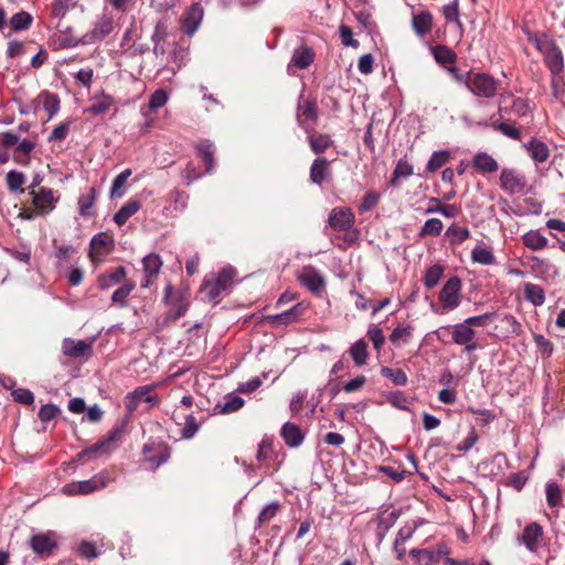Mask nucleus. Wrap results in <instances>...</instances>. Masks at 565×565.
<instances>
[{
    "label": "nucleus",
    "instance_id": "49",
    "mask_svg": "<svg viewBox=\"0 0 565 565\" xmlns=\"http://www.w3.org/2000/svg\"><path fill=\"white\" fill-rule=\"evenodd\" d=\"M382 395L393 407L401 411L412 412V409L407 406L408 397L403 391L395 390L383 392Z\"/></svg>",
    "mask_w": 565,
    "mask_h": 565
},
{
    "label": "nucleus",
    "instance_id": "42",
    "mask_svg": "<svg viewBox=\"0 0 565 565\" xmlns=\"http://www.w3.org/2000/svg\"><path fill=\"white\" fill-rule=\"evenodd\" d=\"M135 288V281L125 280L124 284L113 292L110 298L111 302L119 308H126L128 306V297Z\"/></svg>",
    "mask_w": 565,
    "mask_h": 565
},
{
    "label": "nucleus",
    "instance_id": "54",
    "mask_svg": "<svg viewBox=\"0 0 565 565\" xmlns=\"http://www.w3.org/2000/svg\"><path fill=\"white\" fill-rule=\"evenodd\" d=\"M142 266H143L145 275H149L150 277H153L159 274V271L162 267L161 257L156 253H150L143 257Z\"/></svg>",
    "mask_w": 565,
    "mask_h": 565
},
{
    "label": "nucleus",
    "instance_id": "29",
    "mask_svg": "<svg viewBox=\"0 0 565 565\" xmlns=\"http://www.w3.org/2000/svg\"><path fill=\"white\" fill-rule=\"evenodd\" d=\"M36 142L31 139H20L13 153V160L20 166H29L31 163L30 153L34 150Z\"/></svg>",
    "mask_w": 565,
    "mask_h": 565
},
{
    "label": "nucleus",
    "instance_id": "59",
    "mask_svg": "<svg viewBox=\"0 0 565 565\" xmlns=\"http://www.w3.org/2000/svg\"><path fill=\"white\" fill-rule=\"evenodd\" d=\"M413 327L411 324L399 323L390 334V341L398 344L401 341L407 343L412 337Z\"/></svg>",
    "mask_w": 565,
    "mask_h": 565
},
{
    "label": "nucleus",
    "instance_id": "19",
    "mask_svg": "<svg viewBox=\"0 0 565 565\" xmlns=\"http://www.w3.org/2000/svg\"><path fill=\"white\" fill-rule=\"evenodd\" d=\"M62 352L64 355L74 359L89 356L92 353V344L85 340L65 338L62 342Z\"/></svg>",
    "mask_w": 565,
    "mask_h": 565
},
{
    "label": "nucleus",
    "instance_id": "9",
    "mask_svg": "<svg viewBox=\"0 0 565 565\" xmlns=\"http://www.w3.org/2000/svg\"><path fill=\"white\" fill-rule=\"evenodd\" d=\"M31 550L41 558H49L58 548V542L54 532L39 533L29 541Z\"/></svg>",
    "mask_w": 565,
    "mask_h": 565
},
{
    "label": "nucleus",
    "instance_id": "62",
    "mask_svg": "<svg viewBox=\"0 0 565 565\" xmlns=\"http://www.w3.org/2000/svg\"><path fill=\"white\" fill-rule=\"evenodd\" d=\"M131 169L127 168L125 170H122L118 175L115 177V179L113 180V183H111V188H110V196L111 198H115V196H122L124 195V192L120 191L126 182H127V179L131 175Z\"/></svg>",
    "mask_w": 565,
    "mask_h": 565
},
{
    "label": "nucleus",
    "instance_id": "23",
    "mask_svg": "<svg viewBox=\"0 0 565 565\" xmlns=\"http://www.w3.org/2000/svg\"><path fill=\"white\" fill-rule=\"evenodd\" d=\"M531 269L536 274L537 277L543 279L555 278L558 276L557 267L548 259L541 258L537 256H531L529 258Z\"/></svg>",
    "mask_w": 565,
    "mask_h": 565
},
{
    "label": "nucleus",
    "instance_id": "36",
    "mask_svg": "<svg viewBox=\"0 0 565 565\" xmlns=\"http://www.w3.org/2000/svg\"><path fill=\"white\" fill-rule=\"evenodd\" d=\"M307 140L311 151L319 157L333 145V139L328 134H310L308 135Z\"/></svg>",
    "mask_w": 565,
    "mask_h": 565
},
{
    "label": "nucleus",
    "instance_id": "64",
    "mask_svg": "<svg viewBox=\"0 0 565 565\" xmlns=\"http://www.w3.org/2000/svg\"><path fill=\"white\" fill-rule=\"evenodd\" d=\"M115 239L107 232L96 233L89 242L90 249H97L98 247L114 248Z\"/></svg>",
    "mask_w": 565,
    "mask_h": 565
},
{
    "label": "nucleus",
    "instance_id": "5",
    "mask_svg": "<svg viewBox=\"0 0 565 565\" xmlns=\"http://www.w3.org/2000/svg\"><path fill=\"white\" fill-rule=\"evenodd\" d=\"M466 88L475 96L492 98L497 95L498 81L488 73H472Z\"/></svg>",
    "mask_w": 565,
    "mask_h": 565
},
{
    "label": "nucleus",
    "instance_id": "15",
    "mask_svg": "<svg viewBox=\"0 0 565 565\" xmlns=\"http://www.w3.org/2000/svg\"><path fill=\"white\" fill-rule=\"evenodd\" d=\"M329 225L337 231H348L355 223V216L349 207H335L328 217Z\"/></svg>",
    "mask_w": 565,
    "mask_h": 565
},
{
    "label": "nucleus",
    "instance_id": "41",
    "mask_svg": "<svg viewBox=\"0 0 565 565\" xmlns=\"http://www.w3.org/2000/svg\"><path fill=\"white\" fill-rule=\"evenodd\" d=\"M524 298L535 307H541L545 302V291L536 284L525 282L523 287Z\"/></svg>",
    "mask_w": 565,
    "mask_h": 565
},
{
    "label": "nucleus",
    "instance_id": "22",
    "mask_svg": "<svg viewBox=\"0 0 565 565\" xmlns=\"http://www.w3.org/2000/svg\"><path fill=\"white\" fill-rule=\"evenodd\" d=\"M31 195L33 205L42 213L47 214L55 209L57 200L54 199L52 189L41 188L38 192L32 191Z\"/></svg>",
    "mask_w": 565,
    "mask_h": 565
},
{
    "label": "nucleus",
    "instance_id": "51",
    "mask_svg": "<svg viewBox=\"0 0 565 565\" xmlns=\"http://www.w3.org/2000/svg\"><path fill=\"white\" fill-rule=\"evenodd\" d=\"M382 376L392 381L396 386H405L408 382V376L402 369H393L390 366H383L380 370Z\"/></svg>",
    "mask_w": 565,
    "mask_h": 565
},
{
    "label": "nucleus",
    "instance_id": "6",
    "mask_svg": "<svg viewBox=\"0 0 565 565\" xmlns=\"http://www.w3.org/2000/svg\"><path fill=\"white\" fill-rule=\"evenodd\" d=\"M319 118V108L316 98L308 97L303 99V93L299 95L297 104V124L305 131H310L312 127L306 125V121L316 124Z\"/></svg>",
    "mask_w": 565,
    "mask_h": 565
},
{
    "label": "nucleus",
    "instance_id": "24",
    "mask_svg": "<svg viewBox=\"0 0 565 565\" xmlns=\"http://www.w3.org/2000/svg\"><path fill=\"white\" fill-rule=\"evenodd\" d=\"M299 282L312 294L319 295L326 287L323 276L317 270H310L298 277Z\"/></svg>",
    "mask_w": 565,
    "mask_h": 565
},
{
    "label": "nucleus",
    "instance_id": "27",
    "mask_svg": "<svg viewBox=\"0 0 565 565\" xmlns=\"http://www.w3.org/2000/svg\"><path fill=\"white\" fill-rule=\"evenodd\" d=\"M472 167L480 173H493L499 169L497 160L486 151H479L473 156Z\"/></svg>",
    "mask_w": 565,
    "mask_h": 565
},
{
    "label": "nucleus",
    "instance_id": "50",
    "mask_svg": "<svg viewBox=\"0 0 565 565\" xmlns=\"http://www.w3.org/2000/svg\"><path fill=\"white\" fill-rule=\"evenodd\" d=\"M451 158L449 150H438L434 151L431 156L428 159V162L426 164V171L428 172H436L439 170L444 164H446Z\"/></svg>",
    "mask_w": 565,
    "mask_h": 565
},
{
    "label": "nucleus",
    "instance_id": "34",
    "mask_svg": "<svg viewBox=\"0 0 565 565\" xmlns=\"http://www.w3.org/2000/svg\"><path fill=\"white\" fill-rule=\"evenodd\" d=\"M430 53L435 61L443 66L452 65L457 61L456 52L445 44L430 46Z\"/></svg>",
    "mask_w": 565,
    "mask_h": 565
},
{
    "label": "nucleus",
    "instance_id": "46",
    "mask_svg": "<svg viewBox=\"0 0 565 565\" xmlns=\"http://www.w3.org/2000/svg\"><path fill=\"white\" fill-rule=\"evenodd\" d=\"M33 22V17L28 11H19L10 19L12 32H21L28 30Z\"/></svg>",
    "mask_w": 565,
    "mask_h": 565
},
{
    "label": "nucleus",
    "instance_id": "45",
    "mask_svg": "<svg viewBox=\"0 0 565 565\" xmlns=\"http://www.w3.org/2000/svg\"><path fill=\"white\" fill-rule=\"evenodd\" d=\"M445 235L449 238L450 245H460L470 237V230L452 223L447 230Z\"/></svg>",
    "mask_w": 565,
    "mask_h": 565
},
{
    "label": "nucleus",
    "instance_id": "33",
    "mask_svg": "<svg viewBox=\"0 0 565 565\" xmlns=\"http://www.w3.org/2000/svg\"><path fill=\"white\" fill-rule=\"evenodd\" d=\"M523 245L531 250H542L548 246V239L537 230H530L521 236Z\"/></svg>",
    "mask_w": 565,
    "mask_h": 565
},
{
    "label": "nucleus",
    "instance_id": "8",
    "mask_svg": "<svg viewBox=\"0 0 565 565\" xmlns=\"http://www.w3.org/2000/svg\"><path fill=\"white\" fill-rule=\"evenodd\" d=\"M461 279L458 276L450 277L439 292V301L444 310H454L460 306Z\"/></svg>",
    "mask_w": 565,
    "mask_h": 565
},
{
    "label": "nucleus",
    "instance_id": "4",
    "mask_svg": "<svg viewBox=\"0 0 565 565\" xmlns=\"http://www.w3.org/2000/svg\"><path fill=\"white\" fill-rule=\"evenodd\" d=\"M109 482L108 472L102 471L99 473L94 475L92 478L87 480L74 481L71 483H66L62 488V492L66 495H87L95 491L102 490L107 487Z\"/></svg>",
    "mask_w": 565,
    "mask_h": 565
},
{
    "label": "nucleus",
    "instance_id": "63",
    "mask_svg": "<svg viewBox=\"0 0 565 565\" xmlns=\"http://www.w3.org/2000/svg\"><path fill=\"white\" fill-rule=\"evenodd\" d=\"M534 343L543 359H548L554 352L553 343L546 339L543 334L535 333L533 335Z\"/></svg>",
    "mask_w": 565,
    "mask_h": 565
},
{
    "label": "nucleus",
    "instance_id": "32",
    "mask_svg": "<svg viewBox=\"0 0 565 565\" xmlns=\"http://www.w3.org/2000/svg\"><path fill=\"white\" fill-rule=\"evenodd\" d=\"M198 156L204 161L205 170L207 173L212 172L214 168V153L215 147L213 142L209 139H201L196 147Z\"/></svg>",
    "mask_w": 565,
    "mask_h": 565
},
{
    "label": "nucleus",
    "instance_id": "55",
    "mask_svg": "<svg viewBox=\"0 0 565 565\" xmlns=\"http://www.w3.org/2000/svg\"><path fill=\"white\" fill-rule=\"evenodd\" d=\"M444 275V267L440 264L429 266L424 275V285L427 289H431L439 282Z\"/></svg>",
    "mask_w": 565,
    "mask_h": 565
},
{
    "label": "nucleus",
    "instance_id": "40",
    "mask_svg": "<svg viewBox=\"0 0 565 565\" xmlns=\"http://www.w3.org/2000/svg\"><path fill=\"white\" fill-rule=\"evenodd\" d=\"M141 207V204L138 200H129L125 203L114 215V222L121 226L124 225L132 215H135Z\"/></svg>",
    "mask_w": 565,
    "mask_h": 565
},
{
    "label": "nucleus",
    "instance_id": "56",
    "mask_svg": "<svg viewBox=\"0 0 565 565\" xmlns=\"http://www.w3.org/2000/svg\"><path fill=\"white\" fill-rule=\"evenodd\" d=\"M399 516L401 510H393L390 513H386V511L379 513L376 515V523L379 530H384V532H388V530L394 526Z\"/></svg>",
    "mask_w": 565,
    "mask_h": 565
},
{
    "label": "nucleus",
    "instance_id": "48",
    "mask_svg": "<svg viewBox=\"0 0 565 565\" xmlns=\"http://www.w3.org/2000/svg\"><path fill=\"white\" fill-rule=\"evenodd\" d=\"M8 190L13 193L23 194L24 189L22 185L25 183V175L18 170H10L6 175Z\"/></svg>",
    "mask_w": 565,
    "mask_h": 565
},
{
    "label": "nucleus",
    "instance_id": "43",
    "mask_svg": "<svg viewBox=\"0 0 565 565\" xmlns=\"http://www.w3.org/2000/svg\"><path fill=\"white\" fill-rule=\"evenodd\" d=\"M349 353L358 367L363 366L369 358L367 343L364 339H359L351 344Z\"/></svg>",
    "mask_w": 565,
    "mask_h": 565
},
{
    "label": "nucleus",
    "instance_id": "61",
    "mask_svg": "<svg viewBox=\"0 0 565 565\" xmlns=\"http://www.w3.org/2000/svg\"><path fill=\"white\" fill-rule=\"evenodd\" d=\"M244 403L245 402L241 396L234 395V394H228L225 397L224 403L218 404L217 407H220L221 414H230V413L236 412L241 407H243Z\"/></svg>",
    "mask_w": 565,
    "mask_h": 565
},
{
    "label": "nucleus",
    "instance_id": "17",
    "mask_svg": "<svg viewBox=\"0 0 565 565\" xmlns=\"http://www.w3.org/2000/svg\"><path fill=\"white\" fill-rule=\"evenodd\" d=\"M280 437L289 448H298L303 444L306 433L295 423L286 422L280 428Z\"/></svg>",
    "mask_w": 565,
    "mask_h": 565
},
{
    "label": "nucleus",
    "instance_id": "26",
    "mask_svg": "<svg viewBox=\"0 0 565 565\" xmlns=\"http://www.w3.org/2000/svg\"><path fill=\"white\" fill-rule=\"evenodd\" d=\"M524 148L533 161L537 163L545 162L550 157V149L547 145L535 137L524 143Z\"/></svg>",
    "mask_w": 565,
    "mask_h": 565
},
{
    "label": "nucleus",
    "instance_id": "16",
    "mask_svg": "<svg viewBox=\"0 0 565 565\" xmlns=\"http://www.w3.org/2000/svg\"><path fill=\"white\" fill-rule=\"evenodd\" d=\"M305 307L302 303L298 302L280 313L267 316L265 320L276 327H284L298 321Z\"/></svg>",
    "mask_w": 565,
    "mask_h": 565
},
{
    "label": "nucleus",
    "instance_id": "21",
    "mask_svg": "<svg viewBox=\"0 0 565 565\" xmlns=\"http://www.w3.org/2000/svg\"><path fill=\"white\" fill-rule=\"evenodd\" d=\"M127 269L124 266H117L107 269L104 274L99 275L97 278L98 288L102 290H107L126 279Z\"/></svg>",
    "mask_w": 565,
    "mask_h": 565
},
{
    "label": "nucleus",
    "instance_id": "11",
    "mask_svg": "<svg viewBox=\"0 0 565 565\" xmlns=\"http://www.w3.org/2000/svg\"><path fill=\"white\" fill-rule=\"evenodd\" d=\"M543 526L537 522H530L523 527L516 541L520 545H524L530 553L536 554L539 552V543L543 540Z\"/></svg>",
    "mask_w": 565,
    "mask_h": 565
},
{
    "label": "nucleus",
    "instance_id": "10",
    "mask_svg": "<svg viewBox=\"0 0 565 565\" xmlns=\"http://www.w3.org/2000/svg\"><path fill=\"white\" fill-rule=\"evenodd\" d=\"M526 184V177L523 173L509 168L501 171L500 186L505 193L510 195L522 193Z\"/></svg>",
    "mask_w": 565,
    "mask_h": 565
},
{
    "label": "nucleus",
    "instance_id": "39",
    "mask_svg": "<svg viewBox=\"0 0 565 565\" xmlns=\"http://www.w3.org/2000/svg\"><path fill=\"white\" fill-rule=\"evenodd\" d=\"M36 99L39 102L41 99L43 100V109L49 114V119L57 115L61 105V99L57 94L42 90Z\"/></svg>",
    "mask_w": 565,
    "mask_h": 565
},
{
    "label": "nucleus",
    "instance_id": "37",
    "mask_svg": "<svg viewBox=\"0 0 565 565\" xmlns=\"http://www.w3.org/2000/svg\"><path fill=\"white\" fill-rule=\"evenodd\" d=\"M476 337L475 329L470 328L463 321L451 326V339L454 343L458 345L466 344V342H470Z\"/></svg>",
    "mask_w": 565,
    "mask_h": 565
},
{
    "label": "nucleus",
    "instance_id": "38",
    "mask_svg": "<svg viewBox=\"0 0 565 565\" xmlns=\"http://www.w3.org/2000/svg\"><path fill=\"white\" fill-rule=\"evenodd\" d=\"M523 33L526 35L527 40L535 46V49L542 54L548 50L551 43H555V41L548 36L545 32H533L527 28H523Z\"/></svg>",
    "mask_w": 565,
    "mask_h": 565
},
{
    "label": "nucleus",
    "instance_id": "25",
    "mask_svg": "<svg viewBox=\"0 0 565 565\" xmlns=\"http://www.w3.org/2000/svg\"><path fill=\"white\" fill-rule=\"evenodd\" d=\"M90 100L92 104L87 107L86 111L94 116L107 113L115 103L114 97L104 90H100L99 95H94Z\"/></svg>",
    "mask_w": 565,
    "mask_h": 565
},
{
    "label": "nucleus",
    "instance_id": "35",
    "mask_svg": "<svg viewBox=\"0 0 565 565\" xmlns=\"http://www.w3.org/2000/svg\"><path fill=\"white\" fill-rule=\"evenodd\" d=\"M431 26L433 14L429 11L424 10L413 15L412 28L417 35L424 36L430 31Z\"/></svg>",
    "mask_w": 565,
    "mask_h": 565
},
{
    "label": "nucleus",
    "instance_id": "7",
    "mask_svg": "<svg viewBox=\"0 0 565 565\" xmlns=\"http://www.w3.org/2000/svg\"><path fill=\"white\" fill-rule=\"evenodd\" d=\"M145 461L150 463V469L156 470L166 463L171 456V447L164 443H147L142 447Z\"/></svg>",
    "mask_w": 565,
    "mask_h": 565
},
{
    "label": "nucleus",
    "instance_id": "30",
    "mask_svg": "<svg viewBox=\"0 0 565 565\" xmlns=\"http://www.w3.org/2000/svg\"><path fill=\"white\" fill-rule=\"evenodd\" d=\"M168 38V25L166 21L160 20L156 23L151 41L153 43L152 52L154 55H163L166 53L164 42Z\"/></svg>",
    "mask_w": 565,
    "mask_h": 565
},
{
    "label": "nucleus",
    "instance_id": "1",
    "mask_svg": "<svg viewBox=\"0 0 565 565\" xmlns=\"http://www.w3.org/2000/svg\"><path fill=\"white\" fill-rule=\"evenodd\" d=\"M236 274V269L227 265L216 275L205 276L199 290L202 299L207 302L215 301L223 291L232 288Z\"/></svg>",
    "mask_w": 565,
    "mask_h": 565
},
{
    "label": "nucleus",
    "instance_id": "18",
    "mask_svg": "<svg viewBox=\"0 0 565 565\" xmlns=\"http://www.w3.org/2000/svg\"><path fill=\"white\" fill-rule=\"evenodd\" d=\"M544 63L552 75H561L564 71V56L562 50L555 43H551L548 50L542 54Z\"/></svg>",
    "mask_w": 565,
    "mask_h": 565
},
{
    "label": "nucleus",
    "instance_id": "20",
    "mask_svg": "<svg viewBox=\"0 0 565 565\" xmlns=\"http://www.w3.org/2000/svg\"><path fill=\"white\" fill-rule=\"evenodd\" d=\"M310 181L313 184L322 185L331 178L330 163L324 157H317L311 163L309 171Z\"/></svg>",
    "mask_w": 565,
    "mask_h": 565
},
{
    "label": "nucleus",
    "instance_id": "47",
    "mask_svg": "<svg viewBox=\"0 0 565 565\" xmlns=\"http://www.w3.org/2000/svg\"><path fill=\"white\" fill-rule=\"evenodd\" d=\"M409 556L417 565H434L438 563L435 552L428 548H412Z\"/></svg>",
    "mask_w": 565,
    "mask_h": 565
},
{
    "label": "nucleus",
    "instance_id": "14",
    "mask_svg": "<svg viewBox=\"0 0 565 565\" xmlns=\"http://www.w3.org/2000/svg\"><path fill=\"white\" fill-rule=\"evenodd\" d=\"M114 30V19L109 14H103L97 19L94 24V29L85 33L86 41L88 44L103 41Z\"/></svg>",
    "mask_w": 565,
    "mask_h": 565
},
{
    "label": "nucleus",
    "instance_id": "13",
    "mask_svg": "<svg viewBox=\"0 0 565 565\" xmlns=\"http://www.w3.org/2000/svg\"><path fill=\"white\" fill-rule=\"evenodd\" d=\"M204 15L203 7L200 2H193L181 17V30L184 34L191 36L199 29Z\"/></svg>",
    "mask_w": 565,
    "mask_h": 565
},
{
    "label": "nucleus",
    "instance_id": "57",
    "mask_svg": "<svg viewBox=\"0 0 565 565\" xmlns=\"http://www.w3.org/2000/svg\"><path fill=\"white\" fill-rule=\"evenodd\" d=\"M280 508L279 501H271L266 504L259 512L255 522V530L259 529L263 523L270 521Z\"/></svg>",
    "mask_w": 565,
    "mask_h": 565
},
{
    "label": "nucleus",
    "instance_id": "44",
    "mask_svg": "<svg viewBox=\"0 0 565 565\" xmlns=\"http://www.w3.org/2000/svg\"><path fill=\"white\" fill-rule=\"evenodd\" d=\"M96 189L89 188L86 194L79 195L77 200L78 214L83 217H90L93 215L92 207L96 201Z\"/></svg>",
    "mask_w": 565,
    "mask_h": 565
},
{
    "label": "nucleus",
    "instance_id": "58",
    "mask_svg": "<svg viewBox=\"0 0 565 565\" xmlns=\"http://www.w3.org/2000/svg\"><path fill=\"white\" fill-rule=\"evenodd\" d=\"M444 225L439 218H428L418 232V237L438 236L443 232Z\"/></svg>",
    "mask_w": 565,
    "mask_h": 565
},
{
    "label": "nucleus",
    "instance_id": "2",
    "mask_svg": "<svg viewBox=\"0 0 565 565\" xmlns=\"http://www.w3.org/2000/svg\"><path fill=\"white\" fill-rule=\"evenodd\" d=\"M126 427L127 423L125 419L116 420L106 436L97 440L94 445L83 449L77 455L78 459L83 461H89L102 455L109 454L111 451V445L122 438Z\"/></svg>",
    "mask_w": 565,
    "mask_h": 565
},
{
    "label": "nucleus",
    "instance_id": "12",
    "mask_svg": "<svg viewBox=\"0 0 565 565\" xmlns=\"http://www.w3.org/2000/svg\"><path fill=\"white\" fill-rule=\"evenodd\" d=\"M153 385H143L136 387L132 392L128 393L125 397V406L128 412L132 413L137 409L140 402L150 404L151 407L159 405L157 396L150 395Z\"/></svg>",
    "mask_w": 565,
    "mask_h": 565
},
{
    "label": "nucleus",
    "instance_id": "52",
    "mask_svg": "<svg viewBox=\"0 0 565 565\" xmlns=\"http://www.w3.org/2000/svg\"><path fill=\"white\" fill-rule=\"evenodd\" d=\"M277 454L274 449V439L265 435L258 444L256 459L258 461H265L269 458L276 457Z\"/></svg>",
    "mask_w": 565,
    "mask_h": 565
},
{
    "label": "nucleus",
    "instance_id": "53",
    "mask_svg": "<svg viewBox=\"0 0 565 565\" xmlns=\"http://www.w3.org/2000/svg\"><path fill=\"white\" fill-rule=\"evenodd\" d=\"M471 260L481 265H493L495 264V256L491 248L475 246L471 250Z\"/></svg>",
    "mask_w": 565,
    "mask_h": 565
},
{
    "label": "nucleus",
    "instance_id": "3",
    "mask_svg": "<svg viewBox=\"0 0 565 565\" xmlns=\"http://www.w3.org/2000/svg\"><path fill=\"white\" fill-rule=\"evenodd\" d=\"M162 301L164 305L171 307L162 319V328L168 327L172 322H175L188 312L189 302L186 300L185 294L180 290L173 292V286L171 284H168L164 287Z\"/></svg>",
    "mask_w": 565,
    "mask_h": 565
},
{
    "label": "nucleus",
    "instance_id": "31",
    "mask_svg": "<svg viewBox=\"0 0 565 565\" xmlns=\"http://www.w3.org/2000/svg\"><path fill=\"white\" fill-rule=\"evenodd\" d=\"M429 206L425 210V214H441L447 218H454L460 213V207L456 204H443L439 199L430 198Z\"/></svg>",
    "mask_w": 565,
    "mask_h": 565
},
{
    "label": "nucleus",
    "instance_id": "60",
    "mask_svg": "<svg viewBox=\"0 0 565 565\" xmlns=\"http://www.w3.org/2000/svg\"><path fill=\"white\" fill-rule=\"evenodd\" d=\"M443 14L448 23H456L460 28L462 26L460 22V12H459V0H452L449 3L443 7Z\"/></svg>",
    "mask_w": 565,
    "mask_h": 565
},
{
    "label": "nucleus",
    "instance_id": "28",
    "mask_svg": "<svg viewBox=\"0 0 565 565\" xmlns=\"http://www.w3.org/2000/svg\"><path fill=\"white\" fill-rule=\"evenodd\" d=\"M315 56V51L310 46L301 45L294 50L290 64L299 70H306L313 63Z\"/></svg>",
    "mask_w": 565,
    "mask_h": 565
}]
</instances>
